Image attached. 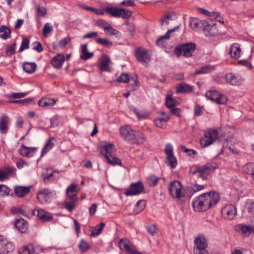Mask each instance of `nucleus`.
I'll return each mask as SVG.
<instances>
[{
    "label": "nucleus",
    "mask_w": 254,
    "mask_h": 254,
    "mask_svg": "<svg viewBox=\"0 0 254 254\" xmlns=\"http://www.w3.org/2000/svg\"><path fill=\"white\" fill-rule=\"evenodd\" d=\"M219 198V195L216 191L205 193L193 201L192 206L195 211H205L217 203Z\"/></svg>",
    "instance_id": "nucleus-1"
},
{
    "label": "nucleus",
    "mask_w": 254,
    "mask_h": 254,
    "mask_svg": "<svg viewBox=\"0 0 254 254\" xmlns=\"http://www.w3.org/2000/svg\"><path fill=\"white\" fill-rule=\"evenodd\" d=\"M120 131L124 139L131 144H140L145 141V136L142 132L133 130L128 126L121 127Z\"/></svg>",
    "instance_id": "nucleus-2"
},
{
    "label": "nucleus",
    "mask_w": 254,
    "mask_h": 254,
    "mask_svg": "<svg viewBox=\"0 0 254 254\" xmlns=\"http://www.w3.org/2000/svg\"><path fill=\"white\" fill-rule=\"evenodd\" d=\"M218 138L217 130L208 129L204 131V136L200 138V144L202 147H205L212 144Z\"/></svg>",
    "instance_id": "nucleus-3"
},
{
    "label": "nucleus",
    "mask_w": 254,
    "mask_h": 254,
    "mask_svg": "<svg viewBox=\"0 0 254 254\" xmlns=\"http://www.w3.org/2000/svg\"><path fill=\"white\" fill-rule=\"evenodd\" d=\"M196 49V45L193 43H188L182 44L176 47L174 52L178 56L183 55L185 57H190Z\"/></svg>",
    "instance_id": "nucleus-4"
},
{
    "label": "nucleus",
    "mask_w": 254,
    "mask_h": 254,
    "mask_svg": "<svg viewBox=\"0 0 254 254\" xmlns=\"http://www.w3.org/2000/svg\"><path fill=\"white\" fill-rule=\"evenodd\" d=\"M105 11L115 17H122L123 19H128L132 15V11L124 8L107 7Z\"/></svg>",
    "instance_id": "nucleus-5"
},
{
    "label": "nucleus",
    "mask_w": 254,
    "mask_h": 254,
    "mask_svg": "<svg viewBox=\"0 0 254 254\" xmlns=\"http://www.w3.org/2000/svg\"><path fill=\"white\" fill-rule=\"evenodd\" d=\"M194 243V254H208V252L206 250L207 248L206 240L204 237H197L195 238Z\"/></svg>",
    "instance_id": "nucleus-6"
},
{
    "label": "nucleus",
    "mask_w": 254,
    "mask_h": 254,
    "mask_svg": "<svg viewBox=\"0 0 254 254\" xmlns=\"http://www.w3.org/2000/svg\"><path fill=\"white\" fill-rule=\"evenodd\" d=\"M164 152L166 156L165 163L172 169L176 168L178 164V161L174 154L172 145L170 143L167 144Z\"/></svg>",
    "instance_id": "nucleus-7"
},
{
    "label": "nucleus",
    "mask_w": 254,
    "mask_h": 254,
    "mask_svg": "<svg viewBox=\"0 0 254 254\" xmlns=\"http://www.w3.org/2000/svg\"><path fill=\"white\" fill-rule=\"evenodd\" d=\"M205 97L209 100L218 104L224 105L227 103L228 98L224 95L215 90H209L205 93Z\"/></svg>",
    "instance_id": "nucleus-8"
},
{
    "label": "nucleus",
    "mask_w": 254,
    "mask_h": 254,
    "mask_svg": "<svg viewBox=\"0 0 254 254\" xmlns=\"http://www.w3.org/2000/svg\"><path fill=\"white\" fill-rule=\"evenodd\" d=\"M183 186L179 181H174L170 183L169 186V191L172 197L180 198L183 196Z\"/></svg>",
    "instance_id": "nucleus-9"
},
{
    "label": "nucleus",
    "mask_w": 254,
    "mask_h": 254,
    "mask_svg": "<svg viewBox=\"0 0 254 254\" xmlns=\"http://www.w3.org/2000/svg\"><path fill=\"white\" fill-rule=\"evenodd\" d=\"M218 167L215 162H208L206 164L199 166V177L203 180L207 179L208 175Z\"/></svg>",
    "instance_id": "nucleus-10"
},
{
    "label": "nucleus",
    "mask_w": 254,
    "mask_h": 254,
    "mask_svg": "<svg viewBox=\"0 0 254 254\" xmlns=\"http://www.w3.org/2000/svg\"><path fill=\"white\" fill-rule=\"evenodd\" d=\"M56 195V193L55 191H51L49 189H44L38 191L37 197L40 203H45L50 202Z\"/></svg>",
    "instance_id": "nucleus-11"
},
{
    "label": "nucleus",
    "mask_w": 254,
    "mask_h": 254,
    "mask_svg": "<svg viewBox=\"0 0 254 254\" xmlns=\"http://www.w3.org/2000/svg\"><path fill=\"white\" fill-rule=\"evenodd\" d=\"M119 245L121 249L126 251L127 254H143L141 252H138L135 247L132 245L127 239H121L120 240Z\"/></svg>",
    "instance_id": "nucleus-12"
},
{
    "label": "nucleus",
    "mask_w": 254,
    "mask_h": 254,
    "mask_svg": "<svg viewBox=\"0 0 254 254\" xmlns=\"http://www.w3.org/2000/svg\"><path fill=\"white\" fill-rule=\"evenodd\" d=\"M134 56L139 63L145 64L149 61L148 51L144 48L138 47L134 51Z\"/></svg>",
    "instance_id": "nucleus-13"
},
{
    "label": "nucleus",
    "mask_w": 254,
    "mask_h": 254,
    "mask_svg": "<svg viewBox=\"0 0 254 254\" xmlns=\"http://www.w3.org/2000/svg\"><path fill=\"white\" fill-rule=\"evenodd\" d=\"M143 190V185L140 181H139L131 183L130 185L129 189L125 192V194L126 196L137 195L141 193Z\"/></svg>",
    "instance_id": "nucleus-14"
},
{
    "label": "nucleus",
    "mask_w": 254,
    "mask_h": 254,
    "mask_svg": "<svg viewBox=\"0 0 254 254\" xmlns=\"http://www.w3.org/2000/svg\"><path fill=\"white\" fill-rule=\"evenodd\" d=\"M14 250V246L11 242L6 238L0 236V254H7Z\"/></svg>",
    "instance_id": "nucleus-15"
},
{
    "label": "nucleus",
    "mask_w": 254,
    "mask_h": 254,
    "mask_svg": "<svg viewBox=\"0 0 254 254\" xmlns=\"http://www.w3.org/2000/svg\"><path fill=\"white\" fill-rule=\"evenodd\" d=\"M222 215L225 219L232 220L237 214L236 208L232 205L224 206L221 211Z\"/></svg>",
    "instance_id": "nucleus-16"
},
{
    "label": "nucleus",
    "mask_w": 254,
    "mask_h": 254,
    "mask_svg": "<svg viewBox=\"0 0 254 254\" xmlns=\"http://www.w3.org/2000/svg\"><path fill=\"white\" fill-rule=\"evenodd\" d=\"M225 78L228 83L232 85H239L243 81V79L240 75L232 72L227 73Z\"/></svg>",
    "instance_id": "nucleus-17"
},
{
    "label": "nucleus",
    "mask_w": 254,
    "mask_h": 254,
    "mask_svg": "<svg viewBox=\"0 0 254 254\" xmlns=\"http://www.w3.org/2000/svg\"><path fill=\"white\" fill-rule=\"evenodd\" d=\"M10 119L6 115L0 117V133L6 134L8 130Z\"/></svg>",
    "instance_id": "nucleus-18"
},
{
    "label": "nucleus",
    "mask_w": 254,
    "mask_h": 254,
    "mask_svg": "<svg viewBox=\"0 0 254 254\" xmlns=\"http://www.w3.org/2000/svg\"><path fill=\"white\" fill-rule=\"evenodd\" d=\"M36 147H29L22 144L18 150L19 154L24 157H32L37 151Z\"/></svg>",
    "instance_id": "nucleus-19"
},
{
    "label": "nucleus",
    "mask_w": 254,
    "mask_h": 254,
    "mask_svg": "<svg viewBox=\"0 0 254 254\" xmlns=\"http://www.w3.org/2000/svg\"><path fill=\"white\" fill-rule=\"evenodd\" d=\"M236 230L246 237L250 236L252 233H254V226H249L242 224L237 225Z\"/></svg>",
    "instance_id": "nucleus-20"
},
{
    "label": "nucleus",
    "mask_w": 254,
    "mask_h": 254,
    "mask_svg": "<svg viewBox=\"0 0 254 254\" xmlns=\"http://www.w3.org/2000/svg\"><path fill=\"white\" fill-rule=\"evenodd\" d=\"M241 52L240 45L238 43H234L230 48L229 54L232 58L237 60L240 58Z\"/></svg>",
    "instance_id": "nucleus-21"
},
{
    "label": "nucleus",
    "mask_w": 254,
    "mask_h": 254,
    "mask_svg": "<svg viewBox=\"0 0 254 254\" xmlns=\"http://www.w3.org/2000/svg\"><path fill=\"white\" fill-rule=\"evenodd\" d=\"M115 150V145L112 143H108L103 145L100 149L101 153L104 156L105 158L106 155L110 156L114 155Z\"/></svg>",
    "instance_id": "nucleus-22"
},
{
    "label": "nucleus",
    "mask_w": 254,
    "mask_h": 254,
    "mask_svg": "<svg viewBox=\"0 0 254 254\" xmlns=\"http://www.w3.org/2000/svg\"><path fill=\"white\" fill-rule=\"evenodd\" d=\"M111 63L110 58L107 55H103L100 60L98 67L101 71H110L109 64Z\"/></svg>",
    "instance_id": "nucleus-23"
},
{
    "label": "nucleus",
    "mask_w": 254,
    "mask_h": 254,
    "mask_svg": "<svg viewBox=\"0 0 254 254\" xmlns=\"http://www.w3.org/2000/svg\"><path fill=\"white\" fill-rule=\"evenodd\" d=\"M15 227L22 233H27L28 228V224L27 221L23 219H18L14 222Z\"/></svg>",
    "instance_id": "nucleus-24"
},
{
    "label": "nucleus",
    "mask_w": 254,
    "mask_h": 254,
    "mask_svg": "<svg viewBox=\"0 0 254 254\" xmlns=\"http://www.w3.org/2000/svg\"><path fill=\"white\" fill-rule=\"evenodd\" d=\"M15 169L13 167H5L3 170H0V181H2L7 179L9 177L12 176L15 172Z\"/></svg>",
    "instance_id": "nucleus-25"
},
{
    "label": "nucleus",
    "mask_w": 254,
    "mask_h": 254,
    "mask_svg": "<svg viewBox=\"0 0 254 254\" xmlns=\"http://www.w3.org/2000/svg\"><path fill=\"white\" fill-rule=\"evenodd\" d=\"M65 61V57L63 54H58L51 60L52 64L57 69H60Z\"/></svg>",
    "instance_id": "nucleus-26"
},
{
    "label": "nucleus",
    "mask_w": 254,
    "mask_h": 254,
    "mask_svg": "<svg viewBox=\"0 0 254 254\" xmlns=\"http://www.w3.org/2000/svg\"><path fill=\"white\" fill-rule=\"evenodd\" d=\"M193 87L185 82L179 84L176 87L177 92L178 93H190L192 92Z\"/></svg>",
    "instance_id": "nucleus-27"
},
{
    "label": "nucleus",
    "mask_w": 254,
    "mask_h": 254,
    "mask_svg": "<svg viewBox=\"0 0 254 254\" xmlns=\"http://www.w3.org/2000/svg\"><path fill=\"white\" fill-rule=\"evenodd\" d=\"M31 188V187L15 186L14 192L18 196L23 197L30 192Z\"/></svg>",
    "instance_id": "nucleus-28"
},
{
    "label": "nucleus",
    "mask_w": 254,
    "mask_h": 254,
    "mask_svg": "<svg viewBox=\"0 0 254 254\" xmlns=\"http://www.w3.org/2000/svg\"><path fill=\"white\" fill-rule=\"evenodd\" d=\"M39 250V247L36 249L33 244H30L27 246L24 247L19 250V254H33L34 253L38 254L37 251Z\"/></svg>",
    "instance_id": "nucleus-29"
},
{
    "label": "nucleus",
    "mask_w": 254,
    "mask_h": 254,
    "mask_svg": "<svg viewBox=\"0 0 254 254\" xmlns=\"http://www.w3.org/2000/svg\"><path fill=\"white\" fill-rule=\"evenodd\" d=\"M175 29H172L169 30L165 35L161 36L156 41V44L157 45L161 47H165L166 46V40H168L170 38V34L175 31Z\"/></svg>",
    "instance_id": "nucleus-30"
},
{
    "label": "nucleus",
    "mask_w": 254,
    "mask_h": 254,
    "mask_svg": "<svg viewBox=\"0 0 254 254\" xmlns=\"http://www.w3.org/2000/svg\"><path fill=\"white\" fill-rule=\"evenodd\" d=\"M37 216L42 221L46 222L52 219L53 217L51 213L45 211L43 209L38 210Z\"/></svg>",
    "instance_id": "nucleus-31"
},
{
    "label": "nucleus",
    "mask_w": 254,
    "mask_h": 254,
    "mask_svg": "<svg viewBox=\"0 0 254 254\" xmlns=\"http://www.w3.org/2000/svg\"><path fill=\"white\" fill-rule=\"evenodd\" d=\"M56 100L53 98H43L38 101V104L42 107L53 106L56 104Z\"/></svg>",
    "instance_id": "nucleus-32"
},
{
    "label": "nucleus",
    "mask_w": 254,
    "mask_h": 254,
    "mask_svg": "<svg viewBox=\"0 0 254 254\" xmlns=\"http://www.w3.org/2000/svg\"><path fill=\"white\" fill-rule=\"evenodd\" d=\"M104 32L106 35L109 36H114L116 38H119L121 36V32L113 28L111 25L108 27H105L104 28Z\"/></svg>",
    "instance_id": "nucleus-33"
},
{
    "label": "nucleus",
    "mask_w": 254,
    "mask_h": 254,
    "mask_svg": "<svg viewBox=\"0 0 254 254\" xmlns=\"http://www.w3.org/2000/svg\"><path fill=\"white\" fill-rule=\"evenodd\" d=\"M22 68L27 73H32L35 71L37 64L35 63L25 62L23 64Z\"/></svg>",
    "instance_id": "nucleus-34"
},
{
    "label": "nucleus",
    "mask_w": 254,
    "mask_h": 254,
    "mask_svg": "<svg viewBox=\"0 0 254 254\" xmlns=\"http://www.w3.org/2000/svg\"><path fill=\"white\" fill-rule=\"evenodd\" d=\"M81 53L82 54L80 56V59L84 60H87L93 56V53H90L88 51L87 44H84L82 46Z\"/></svg>",
    "instance_id": "nucleus-35"
},
{
    "label": "nucleus",
    "mask_w": 254,
    "mask_h": 254,
    "mask_svg": "<svg viewBox=\"0 0 254 254\" xmlns=\"http://www.w3.org/2000/svg\"><path fill=\"white\" fill-rule=\"evenodd\" d=\"M170 117L169 115H166V117L155 119L154 121V124L156 127L159 128H163L165 126V123L169 120Z\"/></svg>",
    "instance_id": "nucleus-36"
},
{
    "label": "nucleus",
    "mask_w": 254,
    "mask_h": 254,
    "mask_svg": "<svg viewBox=\"0 0 254 254\" xmlns=\"http://www.w3.org/2000/svg\"><path fill=\"white\" fill-rule=\"evenodd\" d=\"M27 207L24 205H20L17 207H13L11 209V212L13 214H20L23 215L27 214Z\"/></svg>",
    "instance_id": "nucleus-37"
},
{
    "label": "nucleus",
    "mask_w": 254,
    "mask_h": 254,
    "mask_svg": "<svg viewBox=\"0 0 254 254\" xmlns=\"http://www.w3.org/2000/svg\"><path fill=\"white\" fill-rule=\"evenodd\" d=\"M106 159L107 160L108 162L112 165H118L122 166L121 160L119 158L116 157L114 154L110 156L106 155Z\"/></svg>",
    "instance_id": "nucleus-38"
},
{
    "label": "nucleus",
    "mask_w": 254,
    "mask_h": 254,
    "mask_svg": "<svg viewBox=\"0 0 254 254\" xmlns=\"http://www.w3.org/2000/svg\"><path fill=\"white\" fill-rule=\"evenodd\" d=\"M10 36V29L5 26L0 27V37L3 39H7Z\"/></svg>",
    "instance_id": "nucleus-39"
},
{
    "label": "nucleus",
    "mask_w": 254,
    "mask_h": 254,
    "mask_svg": "<svg viewBox=\"0 0 254 254\" xmlns=\"http://www.w3.org/2000/svg\"><path fill=\"white\" fill-rule=\"evenodd\" d=\"M178 105V102L171 96L167 95L166 99V106L167 108L171 109Z\"/></svg>",
    "instance_id": "nucleus-40"
},
{
    "label": "nucleus",
    "mask_w": 254,
    "mask_h": 254,
    "mask_svg": "<svg viewBox=\"0 0 254 254\" xmlns=\"http://www.w3.org/2000/svg\"><path fill=\"white\" fill-rule=\"evenodd\" d=\"M160 179L159 177H157L154 175H151L147 177V181L149 187H154L157 185Z\"/></svg>",
    "instance_id": "nucleus-41"
},
{
    "label": "nucleus",
    "mask_w": 254,
    "mask_h": 254,
    "mask_svg": "<svg viewBox=\"0 0 254 254\" xmlns=\"http://www.w3.org/2000/svg\"><path fill=\"white\" fill-rule=\"evenodd\" d=\"M214 69L212 66L206 65L201 67L198 70H197L195 72V75L199 74L208 73L211 72Z\"/></svg>",
    "instance_id": "nucleus-42"
},
{
    "label": "nucleus",
    "mask_w": 254,
    "mask_h": 254,
    "mask_svg": "<svg viewBox=\"0 0 254 254\" xmlns=\"http://www.w3.org/2000/svg\"><path fill=\"white\" fill-rule=\"evenodd\" d=\"M243 171L248 174L254 176V163H249L246 164L243 168Z\"/></svg>",
    "instance_id": "nucleus-43"
},
{
    "label": "nucleus",
    "mask_w": 254,
    "mask_h": 254,
    "mask_svg": "<svg viewBox=\"0 0 254 254\" xmlns=\"http://www.w3.org/2000/svg\"><path fill=\"white\" fill-rule=\"evenodd\" d=\"M96 42L98 44L104 46L106 47L109 48L113 45L112 42L110 41L107 38H97L95 40Z\"/></svg>",
    "instance_id": "nucleus-44"
},
{
    "label": "nucleus",
    "mask_w": 254,
    "mask_h": 254,
    "mask_svg": "<svg viewBox=\"0 0 254 254\" xmlns=\"http://www.w3.org/2000/svg\"><path fill=\"white\" fill-rule=\"evenodd\" d=\"M54 138L52 137L48 140V142L45 144V146L42 149L41 156H43L45 153L48 152V151L53 147V146H54V144L52 142V140Z\"/></svg>",
    "instance_id": "nucleus-45"
},
{
    "label": "nucleus",
    "mask_w": 254,
    "mask_h": 254,
    "mask_svg": "<svg viewBox=\"0 0 254 254\" xmlns=\"http://www.w3.org/2000/svg\"><path fill=\"white\" fill-rule=\"evenodd\" d=\"M78 248L81 252H85L89 249L90 246L85 240L82 239L80 241Z\"/></svg>",
    "instance_id": "nucleus-46"
},
{
    "label": "nucleus",
    "mask_w": 254,
    "mask_h": 254,
    "mask_svg": "<svg viewBox=\"0 0 254 254\" xmlns=\"http://www.w3.org/2000/svg\"><path fill=\"white\" fill-rule=\"evenodd\" d=\"M105 226V224L104 223L101 222L99 225L97 226V228H98V232H95V230H92L91 236L96 237L101 234Z\"/></svg>",
    "instance_id": "nucleus-47"
},
{
    "label": "nucleus",
    "mask_w": 254,
    "mask_h": 254,
    "mask_svg": "<svg viewBox=\"0 0 254 254\" xmlns=\"http://www.w3.org/2000/svg\"><path fill=\"white\" fill-rule=\"evenodd\" d=\"M16 46V43H14L11 45L7 46L6 48V56L9 57L14 54Z\"/></svg>",
    "instance_id": "nucleus-48"
},
{
    "label": "nucleus",
    "mask_w": 254,
    "mask_h": 254,
    "mask_svg": "<svg viewBox=\"0 0 254 254\" xmlns=\"http://www.w3.org/2000/svg\"><path fill=\"white\" fill-rule=\"evenodd\" d=\"M77 201L71 200L70 202L65 201L64 203V207L69 211H72L75 208V202Z\"/></svg>",
    "instance_id": "nucleus-49"
},
{
    "label": "nucleus",
    "mask_w": 254,
    "mask_h": 254,
    "mask_svg": "<svg viewBox=\"0 0 254 254\" xmlns=\"http://www.w3.org/2000/svg\"><path fill=\"white\" fill-rule=\"evenodd\" d=\"M29 43L30 41L28 39L23 38L18 52H21L23 50L28 49L29 47Z\"/></svg>",
    "instance_id": "nucleus-50"
},
{
    "label": "nucleus",
    "mask_w": 254,
    "mask_h": 254,
    "mask_svg": "<svg viewBox=\"0 0 254 254\" xmlns=\"http://www.w3.org/2000/svg\"><path fill=\"white\" fill-rule=\"evenodd\" d=\"M181 151L187 153L189 156H192L193 155H195L197 154V152L194 150L191 149H188L185 146L181 145L180 146Z\"/></svg>",
    "instance_id": "nucleus-51"
},
{
    "label": "nucleus",
    "mask_w": 254,
    "mask_h": 254,
    "mask_svg": "<svg viewBox=\"0 0 254 254\" xmlns=\"http://www.w3.org/2000/svg\"><path fill=\"white\" fill-rule=\"evenodd\" d=\"M10 189L5 185H0V196H4L8 195L9 193Z\"/></svg>",
    "instance_id": "nucleus-52"
},
{
    "label": "nucleus",
    "mask_w": 254,
    "mask_h": 254,
    "mask_svg": "<svg viewBox=\"0 0 254 254\" xmlns=\"http://www.w3.org/2000/svg\"><path fill=\"white\" fill-rule=\"evenodd\" d=\"M129 80L128 75L124 73H123L117 79V81L123 83H127Z\"/></svg>",
    "instance_id": "nucleus-53"
},
{
    "label": "nucleus",
    "mask_w": 254,
    "mask_h": 254,
    "mask_svg": "<svg viewBox=\"0 0 254 254\" xmlns=\"http://www.w3.org/2000/svg\"><path fill=\"white\" fill-rule=\"evenodd\" d=\"M136 206L137 207H138L140 206V208H139V210L137 211H134V212L135 214H137L138 213L142 211L145 207V202L143 200H138L136 204Z\"/></svg>",
    "instance_id": "nucleus-54"
},
{
    "label": "nucleus",
    "mask_w": 254,
    "mask_h": 254,
    "mask_svg": "<svg viewBox=\"0 0 254 254\" xmlns=\"http://www.w3.org/2000/svg\"><path fill=\"white\" fill-rule=\"evenodd\" d=\"M77 191H78L77 186L74 184H72L71 185L69 186L66 189V193H76Z\"/></svg>",
    "instance_id": "nucleus-55"
},
{
    "label": "nucleus",
    "mask_w": 254,
    "mask_h": 254,
    "mask_svg": "<svg viewBox=\"0 0 254 254\" xmlns=\"http://www.w3.org/2000/svg\"><path fill=\"white\" fill-rule=\"evenodd\" d=\"M190 25L192 29H196L198 28L199 25L198 20L195 18H191L190 20Z\"/></svg>",
    "instance_id": "nucleus-56"
},
{
    "label": "nucleus",
    "mask_w": 254,
    "mask_h": 254,
    "mask_svg": "<svg viewBox=\"0 0 254 254\" xmlns=\"http://www.w3.org/2000/svg\"><path fill=\"white\" fill-rule=\"evenodd\" d=\"M53 30V27L50 26L48 23H46L43 29V34L46 36L47 34L49 33Z\"/></svg>",
    "instance_id": "nucleus-57"
},
{
    "label": "nucleus",
    "mask_w": 254,
    "mask_h": 254,
    "mask_svg": "<svg viewBox=\"0 0 254 254\" xmlns=\"http://www.w3.org/2000/svg\"><path fill=\"white\" fill-rule=\"evenodd\" d=\"M96 24L98 26L102 28L104 30L105 27H108L109 25H110L109 23L103 19L97 20Z\"/></svg>",
    "instance_id": "nucleus-58"
},
{
    "label": "nucleus",
    "mask_w": 254,
    "mask_h": 254,
    "mask_svg": "<svg viewBox=\"0 0 254 254\" xmlns=\"http://www.w3.org/2000/svg\"><path fill=\"white\" fill-rule=\"evenodd\" d=\"M172 15L170 14H167L165 16L163 17L161 20V25H163L165 24L168 25L169 24V20L171 19Z\"/></svg>",
    "instance_id": "nucleus-59"
},
{
    "label": "nucleus",
    "mask_w": 254,
    "mask_h": 254,
    "mask_svg": "<svg viewBox=\"0 0 254 254\" xmlns=\"http://www.w3.org/2000/svg\"><path fill=\"white\" fill-rule=\"evenodd\" d=\"M31 101H32L31 99L27 98V99H23V100L10 101V102L11 103H14V104H26L30 103Z\"/></svg>",
    "instance_id": "nucleus-60"
},
{
    "label": "nucleus",
    "mask_w": 254,
    "mask_h": 254,
    "mask_svg": "<svg viewBox=\"0 0 254 254\" xmlns=\"http://www.w3.org/2000/svg\"><path fill=\"white\" fill-rule=\"evenodd\" d=\"M70 39L68 37L64 38L59 42V45L60 47H65L67 43L70 42Z\"/></svg>",
    "instance_id": "nucleus-61"
},
{
    "label": "nucleus",
    "mask_w": 254,
    "mask_h": 254,
    "mask_svg": "<svg viewBox=\"0 0 254 254\" xmlns=\"http://www.w3.org/2000/svg\"><path fill=\"white\" fill-rule=\"evenodd\" d=\"M127 29L129 32L130 35L133 36L135 31V26L134 24L127 23Z\"/></svg>",
    "instance_id": "nucleus-62"
},
{
    "label": "nucleus",
    "mask_w": 254,
    "mask_h": 254,
    "mask_svg": "<svg viewBox=\"0 0 254 254\" xmlns=\"http://www.w3.org/2000/svg\"><path fill=\"white\" fill-rule=\"evenodd\" d=\"M25 93H14L8 96L9 97H12L14 99L21 98L25 97L26 95Z\"/></svg>",
    "instance_id": "nucleus-63"
},
{
    "label": "nucleus",
    "mask_w": 254,
    "mask_h": 254,
    "mask_svg": "<svg viewBox=\"0 0 254 254\" xmlns=\"http://www.w3.org/2000/svg\"><path fill=\"white\" fill-rule=\"evenodd\" d=\"M120 5H124L127 6H132L134 5V0H124L120 3Z\"/></svg>",
    "instance_id": "nucleus-64"
}]
</instances>
